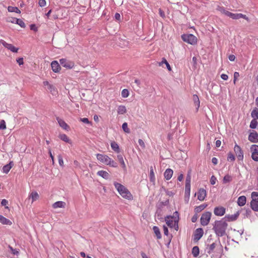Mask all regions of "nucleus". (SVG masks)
<instances>
[{"label":"nucleus","mask_w":258,"mask_h":258,"mask_svg":"<svg viewBox=\"0 0 258 258\" xmlns=\"http://www.w3.org/2000/svg\"><path fill=\"white\" fill-rule=\"evenodd\" d=\"M258 124V122L257 121L256 119H253L250 123L249 127L251 128L254 129L256 127Z\"/></svg>","instance_id":"obj_42"},{"label":"nucleus","mask_w":258,"mask_h":258,"mask_svg":"<svg viewBox=\"0 0 258 258\" xmlns=\"http://www.w3.org/2000/svg\"><path fill=\"white\" fill-rule=\"evenodd\" d=\"M56 120L60 127L66 130H68L70 128L69 126L66 123V122L62 119L58 117H56Z\"/></svg>","instance_id":"obj_17"},{"label":"nucleus","mask_w":258,"mask_h":258,"mask_svg":"<svg viewBox=\"0 0 258 258\" xmlns=\"http://www.w3.org/2000/svg\"><path fill=\"white\" fill-rule=\"evenodd\" d=\"M126 112V108L124 106L120 105L117 109V113L119 114H123Z\"/></svg>","instance_id":"obj_38"},{"label":"nucleus","mask_w":258,"mask_h":258,"mask_svg":"<svg viewBox=\"0 0 258 258\" xmlns=\"http://www.w3.org/2000/svg\"><path fill=\"white\" fill-rule=\"evenodd\" d=\"M6 128V122L4 120H2L0 122V130H5Z\"/></svg>","instance_id":"obj_49"},{"label":"nucleus","mask_w":258,"mask_h":258,"mask_svg":"<svg viewBox=\"0 0 258 258\" xmlns=\"http://www.w3.org/2000/svg\"><path fill=\"white\" fill-rule=\"evenodd\" d=\"M163 63H165L167 69L168 71H171V68L169 64V63L167 62L166 59L165 58H162V60L161 62H159V65L160 66H162Z\"/></svg>","instance_id":"obj_33"},{"label":"nucleus","mask_w":258,"mask_h":258,"mask_svg":"<svg viewBox=\"0 0 258 258\" xmlns=\"http://www.w3.org/2000/svg\"><path fill=\"white\" fill-rule=\"evenodd\" d=\"M234 151L237 156V157L239 160L242 161L243 159V152L239 146L235 144Z\"/></svg>","instance_id":"obj_8"},{"label":"nucleus","mask_w":258,"mask_h":258,"mask_svg":"<svg viewBox=\"0 0 258 258\" xmlns=\"http://www.w3.org/2000/svg\"><path fill=\"white\" fill-rule=\"evenodd\" d=\"M221 78L224 80H227L228 76L226 74H223L221 75Z\"/></svg>","instance_id":"obj_64"},{"label":"nucleus","mask_w":258,"mask_h":258,"mask_svg":"<svg viewBox=\"0 0 258 258\" xmlns=\"http://www.w3.org/2000/svg\"><path fill=\"white\" fill-rule=\"evenodd\" d=\"M246 202V197L244 196H240L237 200V204L238 206L242 207L243 206Z\"/></svg>","instance_id":"obj_21"},{"label":"nucleus","mask_w":258,"mask_h":258,"mask_svg":"<svg viewBox=\"0 0 258 258\" xmlns=\"http://www.w3.org/2000/svg\"><path fill=\"white\" fill-rule=\"evenodd\" d=\"M11 22L13 23H15L19 25L22 28H25L26 26L25 23L20 19L13 18L12 20L11 21Z\"/></svg>","instance_id":"obj_20"},{"label":"nucleus","mask_w":258,"mask_h":258,"mask_svg":"<svg viewBox=\"0 0 258 258\" xmlns=\"http://www.w3.org/2000/svg\"><path fill=\"white\" fill-rule=\"evenodd\" d=\"M8 204V201L6 199L2 200L1 202V205L3 206H5L6 209H8V207L7 205Z\"/></svg>","instance_id":"obj_52"},{"label":"nucleus","mask_w":258,"mask_h":258,"mask_svg":"<svg viewBox=\"0 0 258 258\" xmlns=\"http://www.w3.org/2000/svg\"><path fill=\"white\" fill-rule=\"evenodd\" d=\"M153 230L157 236V238L158 239H161L162 236L159 228L157 226H154L153 227Z\"/></svg>","instance_id":"obj_29"},{"label":"nucleus","mask_w":258,"mask_h":258,"mask_svg":"<svg viewBox=\"0 0 258 258\" xmlns=\"http://www.w3.org/2000/svg\"><path fill=\"white\" fill-rule=\"evenodd\" d=\"M165 221L167 225L172 228L175 226L176 223L177 224L178 221V213L176 211L174 213V216H167L165 217ZM177 228H178V225H177Z\"/></svg>","instance_id":"obj_3"},{"label":"nucleus","mask_w":258,"mask_h":258,"mask_svg":"<svg viewBox=\"0 0 258 258\" xmlns=\"http://www.w3.org/2000/svg\"><path fill=\"white\" fill-rule=\"evenodd\" d=\"M216 180H217L216 177L215 176L212 175L210 179L211 184L212 185H214L216 183Z\"/></svg>","instance_id":"obj_53"},{"label":"nucleus","mask_w":258,"mask_h":258,"mask_svg":"<svg viewBox=\"0 0 258 258\" xmlns=\"http://www.w3.org/2000/svg\"><path fill=\"white\" fill-rule=\"evenodd\" d=\"M107 165H109V166L113 167H117V163L114 162L111 158H110Z\"/></svg>","instance_id":"obj_44"},{"label":"nucleus","mask_w":258,"mask_h":258,"mask_svg":"<svg viewBox=\"0 0 258 258\" xmlns=\"http://www.w3.org/2000/svg\"><path fill=\"white\" fill-rule=\"evenodd\" d=\"M59 138L62 140L63 141L71 144V141L68 137V136L66 134H60L59 135Z\"/></svg>","instance_id":"obj_32"},{"label":"nucleus","mask_w":258,"mask_h":258,"mask_svg":"<svg viewBox=\"0 0 258 258\" xmlns=\"http://www.w3.org/2000/svg\"><path fill=\"white\" fill-rule=\"evenodd\" d=\"M117 159H118V161L120 162V163L121 164V167L122 168V169H123L124 171H126V165H125V164L124 160H123V156L120 154V155H118L117 156Z\"/></svg>","instance_id":"obj_24"},{"label":"nucleus","mask_w":258,"mask_h":258,"mask_svg":"<svg viewBox=\"0 0 258 258\" xmlns=\"http://www.w3.org/2000/svg\"><path fill=\"white\" fill-rule=\"evenodd\" d=\"M252 152L251 158L255 161H258V145H252L250 147Z\"/></svg>","instance_id":"obj_7"},{"label":"nucleus","mask_w":258,"mask_h":258,"mask_svg":"<svg viewBox=\"0 0 258 258\" xmlns=\"http://www.w3.org/2000/svg\"><path fill=\"white\" fill-rule=\"evenodd\" d=\"M219 11H220L221 13H222V14H224L225 15H226V12H227V10H226L225 9V8H224V7H220V8H219Z\"/></svg>","instance_id":"obj_62"},{"label":"nucleus","mask_w":258,"mask_h":258,"mask_svg":"<svg viewBox=\"0 0 258 258\" xmlns=\"http://www.w3.org/2000/svg\"><path fill=\"white\" fill-rule=\"evenodd\" d=\"M228 224L226 220L221 219L220 220H216L213 224V230L218 237H222L226 234V230Z\"/></svg>","instance_id":"obj_1"},{"label":"nucleus","mask_w":258,"mask_h":258,"mask_svg":"<svg viewBox=\"0 0 258 258\" xmlns=\"http://www.w3.org/2000/svg\"><path fill=\"white\" fill-rule=\"evenodd\" d=\"M38 4L40 7H43L46 5V1L45 0H39Z\"/></svg>","instance_id":"obj_54"},{"label":"nucleus","mask_w":258,"mask_h":258,"mask_svg":"<svg viewBox=\"0 0 258 258\" xmlns=\"http://www.w3.org/2000/svg\"><path fill=\"white\" fill-rule=\"evenodd\" d=\"M66 203L62 201H58L54 203L52 207L54 209H56L58 208H64L66 206Z\"/></svg>","instance_id":"obj_25"},{"label":"nucleus","mask_w":258,"mask_h":258,"mask_svg":"<svg viewBox=\"0 0 258 258\" xmlns=\"http://www.w3.org/2000/svg\"><path fill=\"white\" fill-rule=\"evenodd\" d=\"M190 182H186L185 185V195L187 196L190 195Z\"/></svg>","instance_id":"obj_35"},{"label":"nucleus","mask_w":258,"mask_h":258,"mask_svg":"<svg viewBox=\"0 0 258 258\" xmlns=\"http://www.w3.org/2000/svg\"><path fill=\"white\" fill-rule=\"evenodd\" d=\"M226 212L225 208L222 206L216 207L214 208V213L216 216H223Z\"/></svg>","instance_id":"obj_12"},{"label":"nucleus","mask_w":258,"mask_h":258,"mask_svg":"<svg viewBox=\"0 0 258 258\" xmlns=\"http://www.w3.org/2000/svg\"><path fill=\"white\" fill-rule=\"evenodd\" d=\"M97 174L98 175L106 179H108L109 177V173L103 170H100L98 171Z\"/></svg>","instance_id":"obj_27"},{"label":"nucleus","mask_w":258,"mask_h":258,"mask_svg":"<svg viewBox=\"0 0 258 258\" xmlns=\"http://www.w3.org/2000/svg\"><path fill=\"white\" fill-rule=\"evenodd\" d=\"M14 165V163L13 161H10V163L6 165H5L3 168V171L4 173L7 174L10 169L12 168L13 166Z\"/></svg>","instance_id":"obj_23"},{"label":"nucleus","mask_w":258,"mask_h":258,"mask_svg":"<svg viewBox=\"0 0 258 258\" xmlns=\"http://www.w3.org/2000/svg\"><path fill=\"white\" fill-rule=\"evenodd\" d=\"M204 231L202 228H199L196 230L194 233V240L198 241L203 236Z\"/></svg>","instance_id":"obj_10"},{"label":"nucleus","mask_w":258,"mask_h":258,"mask_svg":"<svg viewBox=\"0 0 258 258\" xmlns=\"http://www.w3.org/2000/svg\"><path fill=\"white\" fill-rule=\"evenodd\" d=\"M206 196V190L204 188H200L198 192V199L199 201H203Z\"/></svg>","instance_id":"obj_15"},{"label":"nucleus","mask_w":258,"mask_h":258,"mask_svg":"<svg viewBox=\"0 0 258 258\" xmlns=\"http://www.w3.org/2000/svg\"><path fill=\"white\" fill-rule=\"evenodd\" d=\"M239 77V74L238 72H235L234 73V83L235 84L237 79Z\"/></svg>","instance_id":"obj_56"},{"label":"nucleus","mask_w":258,"mask_h":258,"mask_svg":"<svg viewBox=\"0 0 258 258\" xmlns=\"http://www.w3.org/2000/svg\"><path fill=\"white\" fill-rule=\"evenodd\" d=\"M81 120L85 123L89 124L91 123V122L89 120V119L87 118H81Z\"/></svg>","instance_id":"obj_61"},{"label":"nucleus","mask_w":258,"mask_h":258,"mask_svg":"<svg viewBox=\"0 0 258 258\" xmlns=\"http://www.w3.org/2000/svg\"><path fill=\"white\" fill-rule=\"evenodd\" d=\"M198 218V215L197 214H195L191 218V222L193 223H195L197 221V219Z\"/></svg>","instance_id":"obj_57"},{"label":"nucleus","mask_w":258,"mask_h":258,"mask_svg":"<svg viewBox=\"0 0 258 258\" xmlns=\"http://www.w3.org/2000/svg\"><path fill=\"white\" fill-rule=\"evenodd\" d=\"M251 116L253 119H258V109L257 108H255L253 109L251 113Z\"/></svg>","instance_id":"obj_39"},{"label":"nucleus","mask_w":258,"mask_h":258,"mask_svg":"<svg viewBox=\"0 0 258 258\" xmlns=\"http://www.w3.org/2000/svg\"><path fill=\"white\" fill-rule=\"evenodd\" d=\"M110 145H111V147L112 149L114 151H115L116 153H119L120 152L119 146H118V145L117 144V143H116L114 141L112 142L111 143Z\"/></svg>","instance_id":"obj_28"},{"label":"nucleus","mask_w":258,"mask_h":258,"mask_svg":"<svg viewBox=\"0 0 258 258\" xmlns=\"http://www.w3.org/2000/svg\"><path fill=\"white\" fill-rule=\"evenodd\" d=\"M58 163L60 166H62L63 165V159L61 155H58Z\"/></svg>","instance_id":"obj_50"},{"label":"nucleus","mask_w":258,"mask_h":258,"mask_svg":"<svg viewBox=\"0 0 258 258\" xmlns=\"http://www.w3.org/2000/svg\"><path fill=\"white\" fill-rule=\"evenodd\" d=\"M235 159L234 155L231 153L229 152L228 154V157H227V160L228 161H234Z\"/></svg>","instance_id":"obj_47"},{"label":"nucleus","mask_w":258,"mask_h":258,"mask_svg":"<svg viewBox=\"0 0 258 258\" xmlns=\"http://www.w3.org/2000/svg\"><path fill=\"white\" fill-rule=\"evenodd\" d=\"M231 18H232L234 20H237V19H239L240 18H243L247 21H248V18L245 15H243V14H240V13H239V14L232 13V17Z\"/></svg>","instance_id":"obj_18"},{"label":"nucleus","mask_w":258,"mask_h":258,"mask_svg":"<svg viewBox=\"0 0 258 258\" xmlns=\"http://www.w3.org/2000/svg\"><path fill=\"white\" fill-rule=\"evenodd\" d=\"M239 216V211H237L233 215H227L223 219L226 220V221H235Z\"/></svg>","instance_id":"obj_14"},{"label":"nucleus","mask_w":258,"mask_h":258,"mask_svg":"<svg viewBox=\"0 0 258 258\" xmlns=\"http://www.w3.org/2000/svg\"><path fill=\"white\" fill-rule=\"evenodd\" d=\"M163 231H164V234L165 235L168 236V229L165 225L163 226Z\"/></svg>","instance_id":"obj_59"},{"label":"nucleus","mask_w":258,"mask_h":258,"mask_svg":"<svg viewBox=\"0 0 258 258\" xmlns=\"http://www.w3.org/2000/svg\"><path fill=\"white\" fill-rule=\"evenodd\" d=\"M248 139L251 143H257L258 133L256 131H253L252 132L249 134Z\"/></svg>","instance_id":"obj_13"},{"label":"nucleus","mask_w":258,"mask_h":258,"mask_svg":"<svg viewBox=\"0 0 258 258\" xmlns=\"http://www.w3.org/2000/svg\"><path fill=\"white\" fill-rule=\"evenodd\" d=\"M51 69L55 73H58L60 70V67L58 62L56 60H53L51 63Z\"/></svg>","instance_id":"obj_16"},{"label":"nucleus","mask_w":258,"mask_h":258,"mask_svg":"<svg viewBox=\"0 0 258 258\" xmlns=\"http://www.w3.org/2000/svg\"><path fill=\"white\" fill-rule=\"evenodd\" d=\"M129 92L127 89H124L121 92V96L123 98H126L128 96Z\"/></svg>","instance_id":"obj_46"},{"label":"nucleus","mask_w":258,"mask_h":258,"mask_svg":"<svg viewBox=\"0 0 258 258\" xmlns=\"http://www.w3.org/2000/svg\"><path fill=\"white\" fill-rule=\"evenodd\" d=\"M251 198L252 201L258 203V192L253 191L251 193Z\"/></svg>","instance_id":"obj_43"},{"label":"nucleus","mask_w":258,"mask_h":258,"mask_svg":"<svg viewBox=\"0 0 258 258\" xmlns=\"http://www.w3.org/2000/svg\"><path fill=\"white\" fill-rule=\"evenodd\" d=\"M17 62L19 63V64L20 66L23 64L24 63V62H23V58L22 57H20V58H18L17 59Z\"/></svg>","instance_id":"obj_60"},{"label":"nucleus","mask_w":258,"mask_h":258,"mask_svg":"<svg viewBox=\"0 0 258 258\" xmlns=\"http://www.w3.org/2000/svg\"><path fill=\"white\" fill-rule=\"evenodd\" d=\"M139 145L143 148L145 147V145L144 141L142 139H139L138 141Z\"/></svg>","instance_id":"obj_63"},{"label":"nucleus","mask_w":258,"mask_h":258,"mask_svg":"<svg viewBox=\"0 0 258 258\" xmlns=\"http://www.w3.org/2000/svg\"><path fill=\"white\" fill-rule=\"evenodd\" d=\"M30 29L36 32L38 30L37 27L36 26V25L35 24H31L30 26Z\"/></svg>","instance_id":"obj_58"},{"label":"nucleus","mask_w":258,"mask_h":258,"mask_svg":"<svg viewBox=\"0 0 258 258\" xmlns=\"http://www.w3.org/2000/svg\"><path fill=\"white\" fill-rule=\"evenodd\" d=\"M30 198H32V202H33L34 201H36L37 199H38L39 197V195L37 192H32L29 196Z\"/></svg>","instance_id":"obj_41"},{"label":"nucleus","mask_w":258,"mask_h":258,"mask_svg":"<svg viewBox=\"0 0 258 258\" xmlns=\"http://www.w3.org/2000/svg\"><path fill=\"white\" fill-rule=\"evenodd\" d=\"M0 222L2 224H5V225H11L12 224V222L10 220L4 217L3 216H2L1 215L0 216Z\"/></svg>","instance_id":"obj_26"},{"label":"nucleus","mask_w":258,"mask_h":258,"mask_svg":"<svg viewBox=\"0 0 258 258\" xmlns=\"http://www.w3.org/2000/svg\"><path fill=\"white\" fill-rule=\"evenodd\" d=\"M250 207L254 211L258 212V203L252 200L250 202Z\"/></svg>","instance_id":"obj_36"},{"label":"nucleus","mask_w":258,"mask_h":258,"mask_svg":"<svg viewBox=\"0 0 258 258\" xmlns=\"http://www.w3.org/2000/svg\"><path fill=\"white\" fill-rule=\"evenodd\" d=\"M232 179V176L231 175H229V174H227L224 177L223 179V183H227L231 181Z\"/></svg>","instance_id":"obj_40"},{"label":"nucleus","mask_w":258,"mask_h":258,"mask_svg":"<svg viewBox=\"0 0 258 258\" xmlns=\"http://www.w3.org/2000/svg\"><path fill=\"white\" fill-rule=\"evenodd\" d=\"M192 100L196 107V111H198L200 107V101L198 95L195 94L192 96Z\"/></svg>","instance_id":"obj_22"},{"label":"nucleus","mask_w":258,"mask_h":258,"mask_svg":"<svg viewBox=\"0 0 258 258\" xmlns=\"http://www.w3.org/2000/svg\"><path fill=\"white\" fill-rule=\"evenodd\" d=\"M191 253L195 257H197L200 253L199 248L198 246H195L192 248Z\"/></svg>","instance_id":"obj_31"},{"label":"nucleus","mask_w":258,"mask_h":258,"mask_svg":"<svg viewBox=\"0 0 258 258\" xmlns=\"http://www.w3.org/2000/svg\"><path fill=\"white\" fill-rule=\"evenodd\" d=\"M181 38L184 42L192 45L195 44L197 42V37L191 34H183Z\"/></svg>","instance_id":"obj_4"},{"label":"nucleus","mask_w":258,"mask_h":258,"mask_svg":"<svg viewBox=\"0 0 258 258\" xmlns=\"http://www.w3.org/2000/svg\"><path fill=\"white\" fill-rule=\"evenodd\" d=\"M150 180L152 182H154L155 181V177L154 173L153 168L152 167H150V172L149 174Z\"/></svg>","instance_id":"obj_37"},{"label":"nucleus","mask_w":258,"mask_h":258,"mask_svg":"<svg viewBox=\"0 0 258 258\" xmlns=\"http://www.w3.org/2000/svg\"><path fill=\"white\" fill-rule=\"evenodd\" d=\"M212 213L210 212H206L203 213L201 217V224L203 226H207L211 219Z\"/></svg>","instance_id":"obj_5"},{"label":"nucleus","mask_w":258,"mask_h":258,"mask_svg":"<svg viewBox=\"0 0 258 258\" xmlns=\"http://www.w3.org/2000/svg\"><path fill=\"white\" fill-rule=\"evenodd\" d=\"M0 43L8 49L11 50L13 52H17L18 50V48H16L14 45L11 44H9L7 43L4 40H1Z\"/></svg>","instance_id":"obj_9"},{"label":"nucleus","mask_w":258,"mask_h":258,"mask_svg":"<svg viewBox=\"0 0 258 258\" xmlns=\"http://www.w3.org/2000/svg\"><path fill=\"white\" fill-rule=\"evenodd\" d=\"M207 206V205L205 204H202L199 206H197L195 208V212L196 213H200L201 211H202L203 210H204L206 208Z\"/></svg>","instance_id":"obj_30"},{"label":"nucleus","mask_w":258,"mask_h":258,"mask_svg":"<svg viewBox=\"0 0 258 258\" xmlns=\"http://www.w3.org/2000/svg\"><path fill=\"white\" fill-rule=\"evenodd\" d=\"M113 184L117 191L123 198L130 201L133 200V195L124 185L117 182H114Z\"/></svg>","instance_id":"obj_2"},{"label":"nucleus","mask_w":258,"mask_h":258,"mask_svg":"<svg viewBox=\"0 0 258 258\" xmlns=\"http://www.w3.org/2000/svg\"><path fill=\"white\" fill-rule=\"evenodd\" d=\"M8 10L9 12H15L18 14L21 13L20 10L16 7L9 6Z\"/></svg>","instance_id":"obj_34"},{"label":"nucleus","mask_w":258,"mask_h":258,"mask_svg":"<svg viewBox=\"0 0 258 258\" xmlns=\"http://www.w3.org/2000/svg\"><path fill=\"white\" fill-rule=\"evenodd\" d=\"M12 252L14 255H18L19 254V251L16 249H14L12 247H10Z\"/></svg>","instance_id":"obj_55"},{"label":"nucleus","mask_w":258,"mask_h":258,"mask_svg":"<svg viewBox=\"0 0 258 258\" xmlns=\"http://www.w3.org/2000/svg\"><path fill=\"white\" fill-rule=\"evenodd\" d=\"M59 62L60 65L63 67L69 69H72L75 66V63L73 61L69 60L66 58L60 59Z\"/></svg>","instance_id":"obj_6"},{"label":"nucleus","mask_w":258,"mask_h":258,"mask_svg":"<svg viewBox=\"0 0 258 258\" xmlns=\"http://www.w3.org/2000/svg\"><path fill=\"white\" fill-rule=\"evenodd\" d=\"M96 157L97 160L101 162L102 163L105 164V165L108 164L109 160L110 159V157L106 155H103L101 154H97L96 155Z\"/></svg>","instance_id":"obj_11"},{"label":"nucleus","mask_w":258,"mask_h":258,"mask_svg":"<svg viewBox=\"0 0 258 258\" xmlns=\"http://www.w3.org/2000/svg\"><path fill=\"white\" fill-rule=\"evenodd\" d=\"M173 171L170 168L167 169L164 172V177L166 180H169L171 179L173 175Z\"/></svg>","instance_id":"obj_19"},{"label":"nucleus","mask_w":258,"mask_h":258,"mask_svg":"<svg viewBox=\"0 0 258 258\" xmlns=\"http://www.w3.org/2000/svg\"><path fill=\"white\" fill-rule=\"evenodd\" d=\"M122 128L123 131L125 133H130V130L127 127V123L126 122H124L122 125Z\"/></svg>","instance_id":"obj_45"},{"label":"nucleus","mask_w":258,"mask_h":258,"mask_svg":"<svg viewBox=\"0 0 258 258\" xmlns=\"http://www.w3.org/2000/svg\"><path fill=\"white\" fill-rule=\"evenodd\" d=\"M216 247V244L215 243H213L211 245H210L209 247V250L208 251V253L209 254H210L215 248Z\"/></svg>","instance_id":"obj_48"},{"label":"nucleus","mask_w":258,"mask_h":258,"mask_svg":"<svg viewBox=\"0 0 258 258\" xmlns=\"http://www.w3.org/2000/svg\"><path fill=\"white\" fill-rule=\"evenodd\" d=\"M191 181V175H190V171H188L185 179L186 182H190Z\"/></svg>","instance_id":"obj_51"}]
</instances>
